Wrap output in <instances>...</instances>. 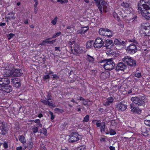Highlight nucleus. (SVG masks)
I'll return each mask as SVG.
<instances>
[{
    "mask_svg": "<svg viewBox=\"0 0 150 150\" xmlns=\"http://www.w3.org/2000/svg\"><path fill=\"white\" fill-rule=\"evenodd\" d=\"M57 16H56L54 19L51 22V23L53 25H55L57 21Z\"/></svg>",
    "mask_w": 150,
    "mask_h": 150,
    "instance_id": "obj_40",
    "label": "nucleus"
},
{
    "mask_svg": "<svg viewBox=\"0 0 150 150\" xmlns=\"http://www.w3.org/2000/svg\"><path fill=\"white\" fill-rule=\"evenodd\" d=\"M19 140L23 144H24L26 142V141L25 139L24 136L23 135L20 136L18 137Z\"/></svg>",
    "mask_w": 150,
    "mask_h": 150,
    "instance_id": "obj_30",
    "label": "nucleus"
},
{
    "mask_svg": "<svg viewBox=\"0 0 150 150\" xmlns=\"http://www.w3.org/2000/svg\"><path fill=\"white\" fill-rule=\"evenodd\" d=\"M40 148L41 150H47L46 148L45 147L44 145L42 144H40Z\"/></svg>",
    "mask_w": 150,
    "mask_h": 150,
    "instance_id": "obj_49",
    "label": "nucleus"
},
{
    "mask_svg": "<svg viewBox=\"0 0 150 150\" xmlns=\"http://www.w3.org/2000/svg\"><path fill=\"white\" fill-rule=\"evenodd\" d=\"M86 146L84 145L81 146L76 148L75 150H86Z\"/></svg>",
    "mask_w": 150,
    "mask_h": 150,
    "instance_id": "obj_37",
    "label": "nucleus"
},
{
    "mask_svg": "<svg viewBox=\"0 0 150 150\" xmlns=\"http://www.w3.org/2000/svg\"><path fill=\"white\" fill-rule=\"evenodd\" d=\"M113 16L114 18H117L118 20L119 19V18L117 13L115 12H113Z\"/></svg>",
    "mask_w": 150,
    "mask_h": 150,
    "instance_id": "obj_46",
    "label": "nucleus"
},
{
    "mask_svg": "<svg viewBox=\"0 0 150 150\" xmlns=\"http://www.w3.org/2000/svg\"><path fill=\"white\" fill-rule=\"evenodd\" d=\"M122 61L129 65L135 67L136 65V61L132 57L128 56H125L122 59Z\"/></svg>",
    "mask_w": 150,
    "mask_h": 150,
    "instance_id": "obj_8",
    "label": "nucleus"
},
{
    "mask_svg": "<svg viewBox=\"0 0 150 150\" xmlns=\"http://www.w3.org/2000/svg\"><path fill=\"white\" fill-rule=\"evenodd\" d=\"M6 133V130L3 127L2 129H0V134L3 135H5Z\"/></svg>",
    "mask_w": 150,
    "mask_h": 150,
    "instance_id": "obj_35",
    "label": "nucleus"
},
{
    "mask_svg": "<svg viewBox=\"0 0 150 150\" xmlns=\"http://www.w3.org/2000/svg\"><path fill=\"white\" fill-rule=\"evenodd\" d=\"M100 63L104 64L103 65L104 69L108 70H112L115 66V64L112 60V58L104 59L100 61Z\"/></svg>",
    "mask_w": 150,
    "mask_h": 150,
    "instance_id": "obj_4",
    "label": "nucleus"
},
{
    "mask_svg": "<svg viewBox=\"0 0 150 150\" xmlns=\"http://www.w3.org/2000/svg\"><path fill=\"white\" fill-rule=\"evenodd\" d=\"M3 86L8 85L9 83L10 80L8 78H3Z\"/></svg>",
    "mask_w": 150,
    "mask_h": 150,
    "instance_id": "obj_33",
    "label": "nucleus"
},
{
    "mask_svg": "<svg viewBox=\"0 0 150 150\" xmlns=\"http://www.w3.org/2000/svg\"><path fill=\"white\" fill-rule=\"evenodd\" d=\"M144 124L146 125L150 126V120H146L144 121Z\"/></svg>",
    "mask_w": 150,
    "mask_h": 150,
    "instance_id": "obj_42",
    "label": "nucleus"
},
{
    "mask_svg": "<svg viewBox=\"0 0 150 150\" xmlns=\"http://www.w3.org/2000/svg\"><path fill=\"white\" fill-rule=\"evenodd\" d=\"M1 89L3 91L7 93H10L12 90V87L8 84L2 86Z\"/></svg>",
    "mask_w": 150,
    "mask_h": 150,
    "instance_id": "obj_16",
    "label": "nucleus"
},
{
    "mask_svg": "<svg viewBox=\"0 0 150 150\" xmlns=\"http://www.w3.org/2000/svg\"><path fill=\"white\" fill-rule=\"evenodd\" d=\"M96 121H97L96 122V125L97 127H100L102 125L101 124V122L100 121L97 120Z\"/></svg>",
    "mask_w": 150,
    "mask_h": 150,
    "instance_id": "obj_48",
    "label": "nucleus"
},
{
    "mask_svg": "<svg viewBox=\"0 0 150 150\" xmlns=\"http://www.w3.org/2000/svg\"><path fill=\"white\" fill-rule=\"evenodd\" d=\"M22 147L20 146L19 147H18L16 148V150H22Z\"/></svg>",
    "mask_w": 150,
    "mask_h": 150,
    "instance_id": "obj_63",
    "label": "nucleus"
},
{
    "mask_svg": "<svg viewBox=\"0 0 150 150\" xmlns=\"http://www.w3.org/2000/svg\"><path fill=\"white\" fill-rule=\"evenodd\" d=\"M50 78V76L48 75H47L45 76L44 77V78L45 79H49Z\"/></svg>",
    "mask_w": 150,
    "mask_h": 150,
    "instance_id": "obj_60",
    "label": "nucleus"
},
{
    "mask_svg": "<svg viewBox=\"0 0 150 150\" xmlns=\"http://www.w3.org/2000/svg\"><path fill=\"white\" fill-rule=\"evenodd\" d=\"M114 43L116 45H124L125 44V42L119 38H115L114 40Z\"/></svg>",
    "mask_w": 150,
    "mask_h": 150,
    "instance_id": "obj_19",
    "label": "nucleus"
},
{
    "mask_svg": "<svg viewBox=\"0 0 150 150\" xmlns=\"http://www.w3.org/2000/svg\"><path fill=\"white\" fill-rule=\"evenodd\" d=\"M38 127H35L33 128V133H36L38 132Z\"/></svg>",
    "mask_w": 150,
    "mask_h": 150,
    "instance_id": "obj_45",
    "label": "nucleus"
},
{
    "mask_svg": "<svg viewBox=\"0 0 150 150\" xmlns=\"http://www.w3.org/2000/svg\"><path fill=\"white\" fill-rule=\"evenodd\" d=\"M129 108L131 109V111L134 113L140 114L141 112V110L138 107L135 106L133 104L130 105Z\"/></svg>",
    "mask_w": 150,
    "mask_h": 150,
    "instance_id": "obj_13",
    "label": "nucleus"
},
{
    "mask_svg": "<svg viewBox=\"0 0 150 150\" xmlns=\"http://www.w3.org/2000/svg\"><path fill=\"white\" fill-rule=\"evenodd\" d=\"M39 45H46V43L45 42V40H43L42 43L39 44Z\"/></svg>",
    "mask_w": 150,
    "mask_h": 150,
    "instance_id": "obj_57",
    "label": "nucleus"
},
{
    "mask_svg": "<svg viewBox=\"0 0 150 150\" xmlns=\"http://www.w3.org/2000/svg\"><path fill=\"white\" fill-rule=\"evenodd\" d=\"M105 45L103 46L105 47L106 49H110L112 47L113 42L112 40L108 39L104 42Z\"/></svg>",
    "mask_w": 150,
    "mask_h": 150,
    "instance_id": "obj_15",
    "label": "nucleus"
},
{
    "mask_svg": "<svg viewBox=\"0 0 150 150\" xmlns=\"http://www.w3.org/2000/svg\"><path fill=\"white\" fill-rule=\"evenodd\" d=\"M8 15L11 16H8L7 18L8 20H11V19H15L16 17L14 16V14L13 12H10L8 14Z\"/></svg>",
    "mask_w": 150,
    "mask_h": 150,
    "instance_id": "obj_26",
    "label": "nucleus"
},
{
    "mask_svg": "<svg viewBox=\"0 0 150 150\" xmlns=\"http://www.w3.org/2000/svg\"><path fill=\"white\" fill-rule=\"evenodd\" d=\"M116 106L117 110L122 111H125L127 107V105L125 104V102L123 101L117 103Z\"/></svg>",
    "mask_w": 150,
    "mask_h": 150,
    "instance_id": "obj_12",
    "label": "nucleus"
},
{
    "mask_svg": "<svg viewBox=\"0 0 150 150\" xmlns=\"http://www.w3.org/2000/svg\"><path fill=\"white\" fill-rule=\"evenodd\" d=\"M127 52L130 54H133L136 53L137 50V47L134 44H131L127 47L126 49Z\"/></svg>",
    "mask_w": 150,
    "mask_h": 150,
    "instance_id": "obj_10",
    "label": "nucleus"
},
{
    "mask_svg": "<svg viewBox=\"0 0 150 150\" xmlns=\"http://www.w3.org/2000/svg\"><path fill=\"white\" fill-rule=\"evenodd\" d=\"M70 134L69 139V142L73 143L79 140V136L80 135L77 131L74 130H71L70 131Z\"/></svg>",
    "mask_w": 150,
    "mask_h": 150,
    "instance_id": "obj_5",
    "label": "nucleus"
},
{
    "mask_svg": "<svg viewBox=\"0 0 150 150\" xmlns=\"http://www.w3.org/2000/svg\"><path fill=\"white\" fill-rule=\"evenodd\" d=\"M12 71L13 70H11L10 69H5L4 70V75L5 76H13L12 75Z\"/></svg>",
    "mask_w": 150,
    "mask_h": 150,
    "instance_id": "obj_22",
    "label": "nucleus"
},
{
    "mask_svg": "<svg viewBox=\"0 0 150 150\" xmlns=\"http://www.w3.org/2000/svg\"><path fill=\"white\" fill-rule=\"evenodd\" d=\"M93 44V40H90L88 41L86 43V48H91Z\"/></svg>",
    "mask_w": 150,
    "mask_h": 150,
    "instance_id": "obj_29",
    "label": "nucleus"
},
{
    "mask_svg": "<svg viewBox=\"0 0 150 150\" xmlns=\"http://www.w3.org/2000/svg\"><path fill=\"white\" fill-rule=\"evenodd\" d=\"M141 30L140 32L142 36L145 37L147 39H149L150 35V26L149 23H142L140 27Z\"/></svg>",
    "mask_w": 150,
    "mask_h": 150,
    "instance_id": "obj_3",
    "label": "nucleus"
},
{
    "mask_svg": "<svg viewBox=\"0 0 150 150\" xmlns=\"http://www.w3.org/2000/svg\"><path fill=\"white\" fill-rule=\"evenodd\" d=\"M106 29L103 28H100L99 30V32L100 35L105 36L106 34H105Z\"/></svg>",
    "mask_w": 150,
    "mask_h": 150,
    "instance_id": "obj_27",
    "label": "nucleus"
},
{
    "mask_svg": "<svg viewBox=\"0 0 150 150\" xmlns=\"http://www.w3.org/2000/svg\"><path fill=\"white\" fill-rule=\"evenodd\" d=\"M126 66L123 62H121L118 63L116 67L117 71H123L126 69Z\"/></svg>",
    "mask_w": 150,
    "mask_h": 150,
    "instance_id": "obj_17",
    "label": "nucleus"
},
{
    "mask_svg": "<svg viewBox=\"0 0 150 150\" xmlns=\"http://www.w3.org/2000/svg\"><path fill=\"white\" fill-rule=\"evenodd\" d=\"M34 1L35 3L34 6H37L38 4V1L37 0H34Z\"/></svg>",
    "mask_w": 150,
    "mask_h": 150,
    "instance_id": "obj_58",
    "label": "nucleus"
},
{
    "mask_svg": "<svg viewBox=\"0 0 150 150\" xmlns=\"http://www.w3.org/2000/svg\"><path fill=\"white\" fill-rule=\"evenodd\" d=\"M133 75L134 76L139 78H140L142 76L141 73L139 72H134Z\"/></svg>",
    "mask_w": 150,
    "mask_h": 150,
    "instance_id": "obj_32",
    "label": "nucleus"
},
{
    "mask_svg": "<svg viewBox=\"0 0 150 150\" xmlns=\"http://www.w3.org/2000/svg\"><path fill=\"white\" fill-rule=\"evenodd\" d=\"M82 101V103L83 105H86L88 104V101L86 100L85 99H84V100H83Z\"/></svg>",
    "mask_w": 150,
    "mask_h": 150,
    "instance_id": "obj_54",
    "label": "nucleus"
},
{
    "mask_svg": "<svg viewBox=\"0 0 150 150\" xmlns=\"http://www.w3.org/2000/svg\"><path fill=\"white\" fill-rule=\"evenodd\" d=\"M142 134L144 136H150V129L143 127L141 129Z\"/></svg>",
    "mask_w": 150,
    "mask_h": 150,
    "instance_id": "obj_14",
    "label": "nucleus"
},
{
    "mask_svg": "<svg viewBox=\"0 0 150 150\" xmlns=\"http://www.w3.org/2000/svg\"><path fill=\"white\" fill-rule=\"evenodd\" d=\"M86 59L89 62L93 63L94 62V58L89 55H87L86 56Z\"/></svg>",
    "mask_w": 150,
    "mask_h": 150,
    "instance_id": "obj_28",
    "label": "nucleus"
},
{
    "mask_svg": "<svg viewBox=\"0 0 150 150\" xmlns=\"http://www.w3.org/2000/svg\"><path fill=\"white\" fill-rule=\"evenodd\" d=\"M54 110L56 111L57 113H62L64 112V110L63 109H59L58 108H56L54 109Z\"/></svg>",
    "mask_w": 150,
    "mask_h": 150,
    "instance_id": "obj_38",
    "label": "nucleus"
},
{
    "mask_svg": "<svg viewBox=\"0 0 150 150\" xmlns=\"http://www.w3.org/2000/svg\"><path fill=\"white\" fill-rule=\"evenodd\" d=\"M121 5L123 7L127 8L129 10L128 12L129 14H127V15H124V17H123L124 20L127 22H128L131 21L135 23L137 21V16L135 15H134L133 13H131L132 9L129 6V4L127 3H125L123 2L121 4Z\"/></svg>",
    "mask_w": 150,
    "mask_h": 150,
    "instance_id": "obj_2",
    "label": "nucleus"
},
{
    "mask_svg": "<svg viewBox=\"0 0 150 150\" xmlns=\"http://www.w3.org/2000/svg\"><path fill=\"white\" fill-rule=\"evenodd\" d=\"M48 106L50 107H55V105L53 104V103L51 102H49V101L48 102Z\"/></svg>",
    "mask_w": 150,
    "mask_h": 150,
    "instance_id": "obj_47",
    "label": "nucleus"
},
{
    "mask_svg": "<svg viewBox=\"0 0 150 150\" xmlns=\"http://www.w3.org/2000/svg\"><path fill=\"white\" fill-rule=\"evenodd\" d=\"M49 114L51 115V119L52 120H53L55 117V116L53 115V113L51 112L50 111Z\"/></svg>",
    "mask_w": 150,
    "mask_h": 150,
    "instance_id": "obj_51",
    "label": "nucleus"
},
{
    "mask_svg": "<svg viewBox=\"0 0 150 150\" xmlns=\"http://www.w3.org/2000/svg\"><path fill=\"white\" fill-rule=\"evenodd\" d=\"M41 133H43L45 135H47V131L46 129L42 128L41 129Z\"/></svg>",
    "mask_w": 150,
    "mask_h": 150,
    "instance_id": "obj_39",
    "label": "nucleus"
},
{
    "mask_svg": "<svg viewBox=\"0 0 150 150\" xmlns=\"http://www.w3.org/2000/svg\"><path fill=\"white\" fill-rule=\"evenodd\" d=\"M113 101L114 99L112 97H109L107 99L106 101L104 102L103 105L105 106H108L112 103L113 102Z\"/></svg>",
    "mask_w": 150,
    "mask_h": 150,
    "instance_id": "obj_21",
    "label": "nucleus"
},
{
    "mask_svg": "<svg viewBox=\"0 0 150 150\" xmlns=\"http://www.w3.org/2000/svg\"><path fill=\"white\" fill-rule=\"evenodd\" d=\"M51 39V38H48L47 39L45 40V42L46 43L49 44V42H50V41H49V40Z\"/></svg>",
    "mask_w": 150,
    "mask_h": 150,
    "instance_id": "obj_59",
    "label": "nucleus"
},
{
    "mask_svg": "<svg viewBox=\"0 0 150 150\" xmlns=\"http://www.w3.org/2000/svg\"><path fill=\"white\" fill-rule=\"evenodd\" d=\"M3 146H4V147L5 149H7L8 147V144H7L6 143V142L5 143H4L3 144Z\"/></svg>",
    "mask_w": 150,
    "mask_h": 150,
    "instance_id": "obj_56",
    "label": "nucleus"
},
{
    "mask_svg": "<svg viewBox=\"0 0 150 150\" xmlns=\"http://www.w3.org/2000/svg\"><path fill=\"white\" fill-rule=\"evenodd\" d=\"M52 76H53V78L54 79H58L59 78L58 76L56 74H53Z\"/></svg>",
    "mask_w": 150,
    "mask_h": 150,
    "instance_id": "obj_62",
    "label": "nucleus"
},
{
    "mask_svg": "<svg viewBox=\"0 0 150 150\" xmlns=\"http://www.w3.org/2000/svg\"><path fill=\"white\" fill-rule=\"evenodd\" d=\"M109 133L111 135H114L116 134L115 131L112 129H110V130Z\"/></svg>",
    "mask_w": 150,
    "mask_h": 150,
    "instance_id": "obj_44",
    "label": "nucleus"
},
{
    "mask_svg": "<svg viewBox=\"0 0 150 150\" xmlns=\"http://www.w3.org/2000/svg\"><path fill=\"white\" fill-rule=\"evenodd\" d=\"M34 12L35 14H37L38 10V8L37 6H34Z\"/></svg>",
    "mask_w": 150,
    "mask_h": 150,
    "instance_id": "obj_53",
    "label": "nucleus"
},
{
    "mask_svg": "<svg viewBox=\"0 0 150 150\" xmlns=\"http://www.w3.org/2000/svg\"><path fill=\"white\" fill-rule=\"evenodd\" d=\"M138 12L146 19L150 20V0H142L138 5Z\"/></svg>",
    "mask_w": 150,
    "mask_h": 150,
    "instance_id": "obj_1",
    "label": "nucleus"
},
{
    "mask_svg": "<svg viewBox=\"0 0 150 150\" xmlns=\"http://www.w3.org/2000/svg\"><path fill=\"white\" fill-rule=\"evenodd\" d=\"M22 71L21 69H13L12 76H19L22 74Z\"/></svg>",
    "mask_w": 150,
    "mask_h": 150,
    "instance_id": "obj_18",
    "label": "nucleus"
},
{
    "mask_svg": "<svg viewBox=\"0 0 150 150\" xmlns=\"http://www.w3.org/2000/svg\"><path fill=\"white\" fill-rule=\"evenodd\" d=\"M82 32V31L81 30V29H80L77 31L76 33L77 34L82 35L83 34V33Z\"/></svg>",
    "mask_w": 150,
    "mask_h": 150,
    "instance_id": "obj_52",
    "label": "nucleus"
},
{
    "mask_svg": "<svg viewBox=\"0 0 150 150\" xmlns=\"http://www.w3.org/2000/svg\"><path fill=\"white\" fill-rule=\"evenodd\" d=\"M3 78H0V85H2V86H3Z\"/></svg>",
    "mask_w": 150,
    "mask_h": 150,
    "instance_id": "obj_55",
    "label": "nucleus"
},
{
    "mask_svg": "<svg viewBox=\"0 0 150 150\" xmlns=\"http://www.w3.org/2000/svg\"><path fill=\"white\" fill-rule=\"evenodd\" d=\"M52 99V97L49 94L48 95L47 98L46 100H43L42 101V102L45 105H47L48 100Z\"/></svg>",
    "mask_w": 150,
    "mask_h": 150,
    "instance_id": "obj_23",
    "label": "nucleus"
},
{
    "mask_svg": "<svg viewBox=\"0 0 150 150\" xmlns=\"http://www.w3.org/2000/svg\"><path fill=\"white\" fill-rule=\"evenodd\" d=\"M15 35L12 33H11L8 36V40H10Z\"/></svg>",
    "mask_w": 150,
    "mask_h": 150,
    "instance_id": "obj_50",
    "label": "nucleus"
},
{
    "mask_svg": "<svg viewBox=\"0 0 150 150\" xmlns=\"http://www.w3.org/2000/svg\"><path fill=\"white\" fill-rule=\"evenodd\" d=\"M133 102V104L139 106H144L145 105V102L144 100L141 97L135 96L132 97L131 99Z\"/></svg>",
    "mask_w": 150,
    "mask_h": 150,
    "instance_id": "obj_6",
    "label": "nucleus"
},
{
    "mask_svg": "<svg viewBox=\"0 0 150 150\" xmlns=\"http://www.w3.org/2000/svg\"><path fill=\"white\" fill-rule=\"evenodd\" d=\"M11 82L16 87H18L21 86L20 80L17 78L12 79Z\"/></svg>",
    "mask_w": 150,
    "mask_h": 150,
    "instance_id": "obj_20",
    "label": "nucleus"
},
{
    "mask_svg": "<svg viewBox=\"0 0 150 150\" xmlns=\"http://www.w3.org/2000/svg\"><path fill=\"white\" fill-rule=\"evenodd\" d=\"M104 44V42L103 40L101 38H98L96 39L93 45L95 48L99 49L103 46Z\"/></svg>",
    "mask_w": 150,
    "mask_h": 150,
    "instance_id": "obj_11",
    "label": "nucleus"
},
{
    "mask_svg": "<svg viewBox=\"0 0 150 150\" xmlns=\"http://www.w3.org/2000/svg\"><path fill=\"white\" fill-rule=\"evenodd\" d=\"M102 0H94L96 5L98 6L100 13L102 14L103 11H105L107 7V4L105 1H101Z\"/></svg>",
    "mask_w": 150,
    "mask_h": 150,
    "instance_id": "obj_7",
    "label": "nucleus"
},
{
    "mask_svg": "<svg viewBox=\"0 0 150 150\" xmlns=\"http://www.w3.org/2000/svg\"><path fill=\"white\" fill-rule=\"evenodd\" d=\"M81 29L84 34L89 30V28L88 26L83 27H82Z\"/></svg>",
    "mask_w": 150,
    "mask_h": 150,
    "instance_id": "obj_34",
    "label": "nucleus"
},
{
    "mask_svg": "<svg viewBox=\"0 0 150 150\" xmlns=\"http://www.w3.org/2000/svg\"><path fill=\"white\" fill-rule=\"evenodd\" d=\"M105 124L104 123L102 124V125L100 126V130L101 133H103L105 132Z\"/></svg>",
    "mask_w": 150,
    "mask_h": 150,
    "instance_id": "obj_36",
    "label": "nucleus"
},
{
    "mask_svg": "<svg viewBox=\"0 0 150 150\" xmlns=\"http://www.w3.org/2000/svg\"><path fill=\"white\" fill-rule=\"evenodd\" d=\"M71 48L72 53L76 55H79V54L82 53L83 52V50L81 47L77 44H74L73 48L72 47H71Z\"/></svg>",
    "mask_w": 150,
    "mask_h": 150,
    "instance_id": "obj_9",
    "label": "nucleus"
},
{
    "mask_svg": "<svg viewBox=\"0 0 150 150\" xmlns=\"http://www.w3.org/2000/svg\"><path fill=\"white\" fill-rule=\"evenodd\" d=\"M105 34L106 35H105V36H108V37H111L113 35L112 31L108 29H106Z\"/></svg>",
    "mask_w": 150,
    "mask_h": 150,
    "instance_id": "obj_24",
    "label": "nucleus"
},
{
    "mask_svg": "<svg viewBox=\"0 0 150 150\" xmlns=\"http://www.w3.org/2000/svg\"><path fill=\"white\" fill-rule=\"evenodd\" d=\"M89 120V116L88 115H86L83 120V122H87Z\"/></svg>",
    "mask_w": 150,
    "mask_h": 150,
    "instance_id": "obj_41",
    "label": "nucleus"
},
{
    "mask_svg": "<svg viewBox=\"0 0 150 150\" xmlns=\"http://www.w3.org/2000/svg\"><path fill=\"white\" fill-rule=\"evenodd\" d=\"M33 143L31 140L29 141V143H28V146H27V148L29 150H30L33 147Z\"/></svg>",
    "mask_w": 150,
    "mask_h": 150,
    "instance_id": "obj_31",
    "label": "nucleus"
},
{
    "mask_svg": "<svg viewBox=\"0 0 150 150\" xmlns=\"http://www.w3.org/2000/svg\"><path fill=\"white\" fill-rule=\"evenodd\" d=\"M110 75V73L107 71L102 72L101 74V75L103 77L104 79H106L107 78L109 77Z\"/></svg>",
    "mask_w": 150,
    "mask_h": 150,
    "instance_id": "obj_25",
    "label": "nucleus"
},
{
    "mask_svg": "<svg viewBox=\"0 0 150 150\" xmlns=\"http://www.w3.org/2000/svg\"><path fill=\"white\" fill-rule=\"evenodd\" d=\"M109 148H110V150H115V147L112 146H110V147Z\"/></svg>",
    "mask_w": 150,
    "mask_h": 150,
    "instance_id": "obj_64",
    "label": "nucleus"
},
{
    "mask_svg": "<svg viewBox=\"0 0 150 150\" xmlns=\"http://www.w3.org/2000/svg\"><path fill=\"white\" fill-rule=\"evenodd\" d=\"M34 121L35 123H38V124L39 122H40V120L39 119H36L34 120Z\"/></svg>",
    "mask_w": 150,
    "mask_h": 150,
    "instance_id": "obj_61",
    "label": "nucleus"
},
{
    "mask_svg": "<svg viewBox=\"0 0 150 150\" xmlns=\"http://www.w3.org/2000/svg\"><path fill=\"white\" fill-rule=\"evenodd\" d=\"M61 34V32H58L56 34H54L52 36V38H56L59 36Z\"/></svg>",
    "mask_w": 150,
    "mask_h": 150,
    "instance_id": "obj_43",
    "label": "nucleus"
}]
</instances>
